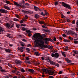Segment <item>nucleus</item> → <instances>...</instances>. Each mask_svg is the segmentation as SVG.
<instances>
[{
  "instance_id": "6",
  "label": "nucleus",
  "mask_w": 78,
  "mask_h": 78,
  "mask_svg": "<svg viewBox=\"0 0 78 78\" xmlns=\"http://www.w3.org/2000/svg\"><path fill=\"white\" fill-rule=\"evenodd\" d=\"M14 5H15V6H21V7H22L23 8H25V6H24L23 5H20L19 4L17 3V2H16L14 1Z\"/></svg>"
},
{
  "instance_id": "15",
  "label": "nucleus",
  "mask_w": 78,
  "mask_h": 78,
  "mask_svg": "<svg viewBox=\"0 0 78 78\" xmlns=\"http://www.w3.org/2000/svg\"><path fill=\"white\" fill-rule=\"evenodd\" d=\"M15 62L17 64H20L22 63V62L20 60H17Z\"/></svg>"
},
{
  "instance_id": "9",
  "label": "nucleus",
  "mask_w": 78,
  "mask_h": 78,
  "mask_svg": "<svg viewBox=\"0 0 78 78\" xmlns=\"http://www.w3.org/2000/svg\"><path fill=\"white\" fill-rule=\"evenodd\" d=\"M0 12L2 13L7 14L8 12V11L5 9H0Z\"/></svg>"
},
{
  "instance_id": "36",
  "label": "nucleus",
  "mask_w": 78,
  "mask_h": 78,
  "mask_svg": "<svg viewBox=\"0 0 78 78\" xmlns=\"http://www.w3.org/2000/svg\"><path fill=\"white\" fill-rule=\"evenodd\" d=\"M65 50L66 51H67L69 50V47L68 46H66L65 47Z\"/></svg>"
},
{
  "instance_id": "17",
  "label": "nucleus",
  "mask_w": 78,
  "mask_h": 78,
  "mask_svg": "<svg viewBox=\"0 0 78 78\" xmlns=\"http://www.w3.org/2000/svg\"><path fill=\"white\" fill-rule=\"evenodd\" d=\"M65 61H66L68 62V63H70V62H71V61L67 58H65Z\"/></svg>"
},
{
  "instance_id": "4",
  "label": "nucleus",
  "mask_w": 78,
  "mask_h": 78,
  "mask_svg": "<svg viewBox=\"0 0 78 78\" xmlns=\"http://www.w3.org/2000/svg\"><path fill=\"white\" fill-rule=\"evenodd\" d=\"M59 3L60 4H61L62 3V6H63L64 7L67 8L69 9H71V7H70L71 6L70 5L65 3L63 2H60Z\"/></svg>"
},
{
  "instance_id": "23",
  "label": "nucleus",
  "mask_w": 78,
  "mask_h": 78,
  "mask_svg": "<svg viewBox=\"0 0 78 78\" xmlns=\"http://www.w3.org/2000/svg\"><path fill=\"white\" fill-rule=\"evenodd\" d=\"M68 38L69 39H70V40H71V41H74V39L72 38V37H71L70 36Z\"/></svg>"
},
{
  "instance_id": "20",
  "label": "nucleus",
  "mask_w": 78,
  "mask_h": 78,
  "mask_svg": "<svg viewBox=\"0 0 78 78\" xmlns=\"http://www.w3.org/2000/svg\"><path fill=\"white\" fill-rule=\"evenodd\" d=\"M34 55H36V56H38L40 55V53H39L38 52H35V53L34 54Z\"/></svg>"
},
{
  "instance_id": "42",
  "label": "nucleus",
  "mask_w": 78,
  "mask_h": 78,
  "mask_svg": "<svg viewBox=\"0 0 78 78\" xmlns=\"http://www.w3.org/2000/svg\"><path fill=\"white\" fill-rule=\"evenodd\" d=\"M21 30L22 31H25L26 30V28L23 27L22 28Z\"/></svg>"
},
{
  "instance_id": "37",
  "label": "nucleus",
  "mask_w": 78,
  "mask_h": 78,
  "mask_svg": "<svg viewBox=\"0 0 78 78\" xmlns=\"http://www.w3.org/2000/svg\"><path fill=\"white\" fill-rule=\"evenodd\" d=\"M62 53L64 57H66V53L65 52H62Z\"/></svg>"
},
{
  "instance_id": "8",
  "label": "nucleus",
  "mask_w": 78,
  "mask_h": 78,
  "mask_svg": "<svg viewBox=\"0 0 78 78\" xmlns=\"http://www.w3.org/2000/svg\"><path fill=\"white\" fill-rule=\"evenodd\" d=\"M22 12H24V13H26V14H28V13L31 14H33V11H24L23 10Z\"/></svg>"
},
{
  "instance_id": "60",
  "label": "nucleus",
  "mask_w": 78,
  "mask_h": 78,
  "mask_svg": "<svg viewBox=\"0 0 78 78\" xmlns=\"http://www.w3.org/2000/svg\"><path fill=\"white\" fill-rule=\"evenodd\" d=\"M62 23H65L66 22V20H62Z\"/></svg>"
},
{
  "instance_id": "25",
  "label": "nucleus",
  "mask_w": 78,
  "mask_h": 78,
  "mask_svg": "<svg viewBox=\"0 0 78 78\" xmlns=\"http://www.w3.org/2000/svg\"><path fill=\"white\" fill-rule=\"evenodd\" d=\"M63 41H64V42H69L70 41L69 40H68L67 39H64V40H63Z\"/></svg>"
},
{
  "instance_id": "27",
  "label": "nucleus",
  "mask_w": 78,
  "mask_h": 78,
  "mask_svg": "<svg viewBox=\"0 0 78 78\" xmlns=\"http://www.w3.org/2000/svg\"><path fill=\"white\" fill-rule=\"evenodd\" d=\"M43 45L44 48H49V47H48L47 45H45L44 44H43Z\"/></svg>"
},
{
  "instance_id": "12",
  "label": "nucleus",
  "mask_w": 78,
  "mask_h": 78,
  "mask_svg": "<svg viewBox=\"0 0 78 78\" xmlns=\"http://www.w3.org/2000/svg\"><path fill=\"white\" fill-rule=\"evenodd\" d=\"M26 31L27 33H29L28 34V35L29 36H30V37L31 36V34L30 33L31 32V31H30L29 30H26Z\"/></svg>"
},
{
  "instance_id": "48",
  "label": "nucleus",
  "mask_w": 78,
  "mask_h": 78,
  "mask_svg": "<svg viewBox=\"0 0 78 78\" xmlns=\"http://www.w3.org/2000/svg\"><path fill=\"white\" fill-rule=\"evenodd\" d=\"M59 74H62V73H63V72L62 71H60L58 73Z\"/></svg>"
},
{
  "instance_id": "19",
  "label": "nucleus",
  "mask_w": 78,
  "mask_h": 78,
  "mask_svg": "<svg viewBox=\"0 0 78 78\" xmlns=\"http://www.w3.org/2000/svg\"><path fill=\"white\" fill-rule=\"evenodd\" d=\"M4 29H3V28L0 27V34H1V33H2V32L4 31Z\"/></svg>"
},
{
  "instance_id": "62",
  "label": "nucleus",
  "mask_w": 78,
  "mask_h": 78,
  "mask_svg": "<svg viewBox=\"0 0 78 78\" xmlns=\"http://www.w3.org/2000/svg\"><path fill=\"white\" fill-rule=\"evenodd\" d=\"M20 23H23V21L22 20H21L20 21Z\"/></svg>"
},
{
  "instance_id": "55",
  "label": "nucleus",
  "mask_w": 78,
  "mask_h": 78,
  "mask_svg": "<svg viewBox=\"0 0 78 78\" xmlns=\"http://www.w3.org/2000/svg\"><path fill=\"white\" fill-rule=\"evenodd\" d=\"M42 28H47V27L45 26L42 25Z\"/></svg>"
},
{
  "instance_id": "33",
  "label": "nucleus",
  "mask_w": 78,
  "mask_h": 78,
  "mask_svg": "<svg viewBox=\"0 0 78 78\" xmlns=\"http://www.w3.org/2000/svg\"><path fill=\"white\" fill-rule=\"evenodd\" d=\"M35 18H39V16L37 14H36L35 16Z\"/></svg>"
},
{
  "instance_id": "58",
  "label": "nucleus",
  "mask_w": 78,
  "mask_h": 78,
  "mask_svg": "<svg viewBox=\"0 0 78 78\" xmlns=\"http://www.w3.org/2000/svg\"><path fill=\"white\" fill-rule=\"evenodd\" d=\"M48 78H54V77H53V76H49L48 77Z\"/></svg>"
},
{
  "instance_id": "11",
  "label": "nucleus",
  "mask_w": 78,
  "mask_h": 78,
  "mask_svg": "<svg viewBox=\"0 0 78 78\" xmlns=\"http://www.w3.org/2000/svg\"><path fill=\"white\" fill-rule=\"evenodd\" d=\"M12 72L13 73H16V75H18L19 76H20V74H19L20 73V72L16 70H13L12 71Z\"/></svg>"
},
{
  "instance_id": "1",
  "label": "nucleus",
  "mask_w": 78,
  "mask_h": 78,
  "mask_svg": "<svg viewBox=\"0 0 78 78\" xmlns=\"http://www.w3.org/2000/svg\"><path fill=\"white\" fill-rule=\"evenodd\" d=\"M38 34H39V33H36L34 34L33 36L32 37H34L33 39H34V40H35V42H36V44L39 45V47H40V48L41 50H44V47L43 45H44V41L45 40L43 39L42 36H41L42 37L41 38H38L37 37H36V39H35L36 36H37ZM37 38H38L37 39Z\"/></svg>"
},
{
  "instance_id": "18",
  "label": "nucleus",
  "mask_w": 78,
  "mask_h": 78,
  "mask_svg": "<svg viewBox=\"0 0 78 78\" xmlns=\"http://www.w3.org/2000/svg\"><path fill=\"white\" fill-rule=\"evenodd\" d=\"M4 8L5 9H8V10H10V8L8 6L4 5Z\"/></svg>"
},
{
  "instance_id": "14",
  "label": "nucleus",
  "mask_w": 78,
  "mask_h": 78,
  "mask_svg": "<svg viewBox=\"0 0 78 78\" xmlns=\"http://www.w3.org/2000/svg\"><path fill=\"white\" fill-rule=\"evenodd\" d=\"M71 34H72V35H73L74 36H78V34L75 33V32L73 31H71Z\"/></svg>"
},
{
  "instance_id": "61",
  "label": "nucleus",
  "mask_w": 78,
  "mask_h": 78,
  "mask_svg": "<svg viewBox=\"0 0 78 78\" xmlns=\"http://www.w3.org/2000/svg\"><path fill=\"white\" fill-rule=\"evenodd\" d=\"M53 41H56V38L55 37H54L53 39Z\"/></svg>"
},
{
  "instance_id": "43",
  "label": "nucleus",
  "mask_w": 78,
  "mask_h": 78,
  "mask_svg": "<svg viewBox=\"0 0 78 78\" xmlns=\"http://www.w3.org/2000/svg\"><path fill=\"white\" fill-rule=\"evenodd\" d=\"M21 26H22L23 27H26V24H21Z\"/></svg>"
},
{
  "instance_id": "31",
  "label": "nucleus",
  "mask_w": 78,
  "mask_h": 78,
  "mask_svg": "<svg viewBox=\"0 0 78 78\" xmlns=\"http://www.w3.org/2000/svg\"><path fill=\"white\" fill-rule=\"evenodd\" d=\"M16 26L17 27V28H19L20 27H21V25L19 24H16Z\"/></svg>"
},
{
  "instance_id": "35",
  "label": "nucleus",
  "mask_w": 78,
  "mask_h": 78,
  "mask_svg": "<svg viewBox=\"0 0 78 78\" xmlns=\"http://www.w3.org/2000/svg\"><path fill=\"white\" fill-rule=\"evenodd\" d=\"M58 4V1L55 2V6H57Z\"/></svg>"
},
{
  "instance_id": "53",
  "label": "nucleus",
  "mask_w": 78,
  "mask_h": 78,
  "mask_svg": "<svg viewBox=\"0 0 78 78\" xmlns=\"http://www.w3.org/2000/svg\"><path fill=\"white\" fill-rule=\"evenodd\" d=\"M72 23L73 24H75V20H73L72 21Z\"/></svg>"
},
{
  "instance_id": "26",
  "label": "nucleus",
  "mask_w": 78,
  "mask_h": 78,
  "mask_svg": "<svg viewBox=\"0 0 78 78\" xmlns=\"http://www.w3.org/2000/svg\"><path fill=\"white\" fill-rule=\"evenodd\" d=\"M6 36L7 37H9V38H11V34H8L7 35H6Z\"/></svg>"
},
{
  "instance_id": "38",
  "label": "nucleus",
  "mask_w": 78,
  "mask_h": 78,
  "mask_svg": "<svg viewBox=\"0 0 78 78\" xmlns=\"http://www.w3.org/2000/svg\"><path fill=\"white\" fill-rule=\"evenodd\" d=\"M78 43V41H74V43L75 44H77Z\"/></svg>"
},
{
  "instance_id": "47",
  "label": "nucleus",
  "mask_w": 78,
  "mask_h": 78,
  "mask_svg": "<svg viewBox=\"0 0 78 78\" xmlns=\"http://www.w3.org/2000/svg\"><path fill=\"white\" fill-rule=\"evenodd\" d=\"M18 78H25V76H19Z\"/></svg>"
},
{
  "instance_id": "59",
  "label": "nucleus",
  "mask_w": 78,
  "mask_h": 78,
  "mask_svg": "<svg viewBox=\"0 0 78 78\" xmlns=\"http://www.w3.org/2000/svg\"><path fill=\"white\" fill-rule=\"evenodd\" d=\"M13 20H14V21H17L18 20V19H16V18H14V19H13Z\"/></svg>"
},
{
  "instance_id": "30",
  "label": "nucleus",
  "mask_w": 78,
  "mask_h": 78,
  "mask_svg": "<svg viewBox=\"0 0 78 78\" xmlns=\"http://www.w3.org/2000/svg\"><path fill=\"white\" fill-rule=\"evenodd\" d=\"M40 14H41V16H42L44 17L45 16V14H44V13H43V12H41L40 13Z\"/></svg>"
},
{
  "instance_id": "28",
  "label": "nucleus",
  "mask_w": 78,
  "mask_h": 78,
  "mask_svg": "<svg viewBox=\"0 0 78 78\" xmlns=\"http://www.w3.org/2000/svg\"><path fill=\"white\" fill-rule=\"evenodd\" d=\"M20 44L21 45L22 47H24V46H25V44L23 42H20Z\"/></svg>"
},
{
  "instance_id": "7",
  "label": "nucleus",
  "mask_w": 78,
  "mask_h": 78,
  "mask_svg": "<svg viewBox=\"0 0 78 78\" xmlns=\"http://www.w3.org/2000/svg\"><path fill=\"white\" fill-rule=\"evenodd\" d=\"M6 26L8 28H9V27L12 28L14 27V23H13L12 24H9V23H8L6 24Z\"/></svg>"
},
{
  "instance_id": "29",
  "label": "nucleus",
  "mask_w": 78,
  "mask_h": 78,
  "mask_svg": "<svg viewBox=\"0 0 78 78\" xmlns=\"http://www.w3.org/2000/svg\"><path fill=\"white\" fill-rule=\"evenodd\" d=\"M25 63H26V64H31V62H30V61H25Z\"/></svg>"
},
{
  "instance_id": "24",
  "label": "nucleus",
  "mask_w": 78,
  "mask_h": 78,
  "mask_svg": "<svg viewBox=\"0 0 78 78\" xmlns=\"http://www.w3.org/2000/svg\"><path fill=\"white\" fill-rule=\"evenodd\" d=\"M44 12L45 13H44V14H45V16L46 15V16H47L48 15V13L46 11V10H44Z\"/></svg>"
},
{
  "instance_id": "32",
  "label": "nucleus",
  "mask_w": 78,
  "mask_h": 78,
  "mask_svg": "<svg viewBox=\"0 0 78 78\" xmlns=\"http://www.w3.org/2000/svg\"><path fill=\"white\" fill-rule=\"evenodd\" d=\"M61 16L62 18H63V19H66V16H65L63 14H61Z\"/></svg>"
},
{
  "instance_id": "45",
  "label": "nucleus",
  "mask_w": 78,
  "mask_h": 78,
  "mask_svg": "<svg viewBox=\"0 0 78 78\" xmlns=\"http://www.w3.org/2000/svg\"><path fill=\"white\" fill-rule=\"evenodd\" d=\"M21 71L23 73H24L25 72V70L23 69V68H22L21 69Z\"/></svg>"
},
{
  "instance_id": "13",
  "label": "nucleus",
  "mask_w": 78,
  "mask_h": 78,
  "mask_svg": "<svg viewBox=\"0 0 78 78\" xmlns=\"http://www.w3.org/2000/svg\"><path fill=\"white\" fill-rule=\"evenodd\" d=\"M38 23L40 24H41V25H43V24H44L45 26H46L47 25V24L46 23H45L44 22L39 21Z\"/></svg>"
},
{
  "instance_id": "21",
  "label": "nucleus",
  "mask_w": 78,
  "mask_h": 78,
  "mask_svg": "<svg viewBox=\"0 0 78 78\" xmlns=\"http://www.w3.org/2000/svg\"><path fill=\"white\" fill-rule=\"evenodd\" d=\"M5 51L6 52H8V53H11V50L9 49H5Z\"/></svg>"
},
{
  "instance_id": "41",
  "label": "nucleus",
  "mask_w": 78,
  "mask_h": 78,
  "mask_svg": "<svg viewBox=\"0 0 78 78\" xmlns=\"http://www.w3.org/2000/svg\"><path fill=\"white\" fill-rule=\"evenodd\" d=\"M53 47L52 46H51L49 48V50H52V49H53Z\"/></svg>"
},
{
  "instance_id": "39",
  "label": "nucleus",
  "mask_w": 78,
  "mask_h": 78,
  "mask_svg": "<svg viewBox=\"0 0 78 78\" xmlns=\"http://www.w3.org/2000/svg\"><path fill=\"white\" fill-rule=\"evenodd\" d=\"M26 50H27V51L28 53H30V49L29 48H27L26 49Z\"/></svg>"
},
{
  "instance_id": "46",
  "label": "nucleus",
  "mask_w": 78,
  "mask_h": 78,
  "mask_svg": "<svg viewBox=\"0 0 78 78\" xmlns=\"http://www.w3.org/2000/svg\"><path fill=\"white\" fill-rule=\"evenodd\" d=\"M6 3H7V4H9V3H10V2L9 1L7 0L6 2Z\"/></svg>"
},
{
  "instance_id": "16",
  "label": "nucleus",
  "mask_w": 78,
  "mask_h": 78,
  "mask_svg": "<svg viewBox=\"0 0 78 78\" xmlns=\"http://www.w3.org/2000/svg\"><path fill=\"white\" fill-rule=\"evenodd\" d=\"M73 52L75 53L74 54H73V56H75V54L76 55L78 54V51H77L73 50Z\"/></svg>"
},
{
  "instance_id": "63",
  "label": "nucleus",
  "mask_w": 78,
  "mask_h": 78,
  "mask_svg": "<svg viewBox=\"0 0 78 78\" xmlns=\"http://www.w3.org/2000/svg\"><path fill=\"white\" fill-rule=\"evenodd\" d=\"M64 32H65V33H68V31L66 30H64Z\"/></svg>"
},
{
  "instance_id": "64",
  "label": "nucleus",
  "mask_w": 78,
  "mask_h": 78,
  "mask_svg": "<svg viewBox=\"0 0 78 78\" xmlns=\"http://www.w3.org/2000/svg\"><path fill=\"white\" fill-rule=\"evenodd\" d=\"M26 59H27V61H28V60H29V58L28 57H27L26 58Z\"/></svg>"
},
{
  "instance_id": "56",
  "label": "nucleus",
  "mask_w": 78,
  "mask_h": 78,
  "mask_svg": "<svg viewBox=\"0 0 78 78\" xmlns=\"http://www.w3.org/2000/svg\"><path fill=\"white\" fill-rule=\"evenodd\" d=\"M45 31H46V32H48V33H50V31L48 30H45Z\"/></svg>"
},
{
  "instance_id": "5",
  "label": "nucleus",
  "mask_w": 78,
  "mask_h": 78,
  "mask_svg": "<svg viewBox=\"0 0 78 78\" xmlns=\"http://www.w3.org/2000/svg\"><path fill=\"white\" fill-rule=\"evenodd\" d=\"M51 56L52 57H55V58H58L59 55L58 53H55V54L52 53Z\"/></svg>"
},
{
  "instance_id": "52",
  "label": "nucleus",
  "mask_w": 78,
  "mask_h": 78,
  "mask_svg": "<svg viewBox=\"0 0 78 78\" xmlns=\"http://www.w3.org/2000/svg\"><path fill=\"white\" fill-rule=\"evenodd\" d=\"M76 27H77V28H78V21H77L76 23Z\"/></svg>"
},
{
  "instance_id": "44",
  "label": "nucleus",
  "mask_w": 78,
  "mask_h": 78,
  "mask_svg": "<svg viewBox=\"0 0 78 78\" xmlns=\"http://www.w3.org/2000/svg\"><path fill=\"white\" fill-rule=\"evenodd\" d=\"M25 49V47H22L20 48V50H24Z\"/></svg>"
},
{
  "instance_id": "10",
  "label": "nucleus",
  "mask_w": 78,
  "mask_h": 78,
  "mask_svg": "<svg viewBox=\"0 0 78 78\" xmlns=\"http://www.w3.org/2000/svg\"><path fill=\"white\" fill-rule=\"evenodd\" d=\"M34 10H35L36 11H41V12H42V10H41V9H40L39 8H38L37 7L34 6Z\"/></svg>"
},
{
  "instance_id": "40",
  "label": "nucleus",
  "mask_w": 78,
  "mask_h": 78,
  "mask_svg": "<svg viewBox=\"0 0 78 78\" xmlns=\"http://www.w3.org/2000/svg\"><path fill=\"white\" fill-rule=\"evenodd\" d=\"M62 36L63 37H67V36L65 34H62Z\"/></svg>"
},
{
  "instance_id": "49",
  "label": "nucleus",
  "mask_w": 78,
  "mask_h": 78,
  "mask_svg": "<svg viewBox=\"0 0 78 78\" xmlns=\"http://www.w3.org/2000/svg\"><path fill=\"white\" fill-rule=\"evenodd\" d=\"M48 38H46L45 39V42H48Z\"/></svg>"
},
{
  "instance_id": "3",
  "label": "nucleus",
  "mask_w": 78,
  "mask_h": 78,
  "mask_svg": "<svg viewBox=\"0 0 78 78\" xmlns=\"http://www.w3.org/2000/svg\"><path fill=\"white\" fill-rule=\"evenodd\" d=\"M44 59H45V60H47L48 61H49L48 62H50L51 64H52V65H54V66H57V67H59V64L56 63H55V62L53 61H50V59H49V58H48V56H47V57H46V58H45Z\"/></svg>"
},
{
  "instance_id": "57",
  "label": "nucleus",
  "mask_w": 78,
  "mask_h": 78,
  "mask_svg": "<svg viewBox=\"0 0 78 78\" xmlns=\"http://www.w3.org/2000/svg\"><path fill=\"white\" fill-rule=\"evenodd\" d=\"M76 4H77V6H78V0H76Z\"/></svg>"
},
{
  "instance_id": "34",
  "label": "nucleus",
  "mask_w": 78,
  "mask_h": 78,
  "mask_svg": "<svg viewBox=\"0 0 78 78\" xmlns=\"http://www.w3.org/2000/svg\"><path fill=\"white\" fill-rule=\"evenodd\" d=\"M8 66L10 67H11V68H12V65L11 64L9 63L8 64Z\"/></svg>"
},
{
  "instance_id": "51",
  "label": "nucleus",
  "mask_w": 78,
  "mask_h": 78,
  "mask_svg": "<svg viewBox=\"0 0 78 78\" xmlns=\"http://www.w3.org/2000/svg\"><path fill=\"white\" fill-rule=\"evenodd\" d=\"M27 19V18H24L22 19V20H23V21H24L25 22V20Z\"/></svg>"
},
{
  "instance_id": "22",
  "label": "nucleus",
  "mask_w": 78,
  "mask_h": 78,
  "mask_svg": "<svg viewBox=\"0 0 78 78\" xmlns=\"http://www.w3.org/2000/svg\"><path fill=\"white\" fill-rule=\"evenodd\" d=\"M28 71L31 73H33L34 72V70L32 69H28Z\"/></svg>"
},
{
  "instance_id": "50",
  "label": "nucleus",
  "mask_w": 78,
  "mask_h": 78,
  "mask_svg": "<svg viewBox=\"0 0 78 78\" xmlns=\"http://www.w3.org/2000/svg\"><path fill=\"white\" fill-rule=\"evenodd\" d=\"M0 70L1 71V72H6V71H5V70L1 69Z\"/></svg>"
},
{
  "instance_id": "2",
  "label": "nucleus",
  "mask_w": 78,
  "mask_h": 78,
  "mask_svg": "<svg viewBox=\"0 0 78 78\" xmlns=\"http://www.w3.org/2000/svg\"><path fill=\"white\" fill-rule=\"evenodd\" d=\"M50 70H48L47 69L44 68L42 69V71L44 72H48V73L50 75H53L55 73V71H53L55 70L51 68H50Z\"/></svg>"
},
{
  "instance_id": "54",
  "label": "nucleus",
  "mask_w": 78,
  "mask_h": 78,
  "mask_svg": "<svg viewBox=\"0 0 78 78\" xmlns=\"http://www.w3.org/2000/svg\"><path fill=\"white\" fill-rule=\"evenodd\" d=\"M22 41H23L24 42H27V40L24 38L23 39Z\"/></svg>"
}]
</instances>
